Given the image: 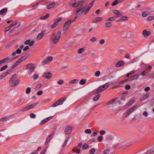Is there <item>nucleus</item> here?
<instances>
[{"instance_id":"obj_1","label":"nucleus","mask_w":154,"mask_h":154,"mask_svg":"<svg viewBox=\"0 0 154 154\" xmlns=\"http://www.w3.org/2000/svg\"><path fill=\"white\" fill-rule=\"evenodd\" d=\"M61 35V32L60 31H58L57 33L55 35L53 33L52 37L50 38V40L52 41L53 44H55L57 43L59 40Z\"/></svg>"},{"instance_id":"obj_2","label":"nucleus","mask_w":154,"mask_h":154,"mask_svg":"<svg viewBox=\"0 0 154 154\" xmlns=\"http://www.w3.org/2000/svg\"><path fill=\"white\" fill-rule=\"evenodd\" d=\"M26 67L27 69H29L28 71V74L30 75H31L34 70L35 69V65L32 63L27 64L26 65Z\"/></svg>"},{"instance_id":"obj_3","label":"nucleus","mask_w":154,"mask_h":154,"mask_svg":"<svg viewBox=\"0 0 154 154\" xmlns=\"http://www.w3.org/2000/svg\"><path fill=\"white\" fill-rule=\"evenodd\" d=\"M87 7V5H85L84 7L81 9H79L78 10H76V15L75 17V19L81 16V15L84 12Z\"/></svg>"},{"instance_id":"obj_4","label":"nucleus","mask_w":154,"mask_h":154,"mask_svg":"<svg viewBox=\"0 0 154 154\" xmlns=\"http://www.w3.org/2000/svg\"><path fill=\"white\" fill-rule=\"evenodd\" d=\"M66 100L65 98H62L58 100L57 101L55 102L52 105L53 107H56L57 106L62 104Z\"/></svg>"},{"instance_id":"obj_5","label":"nucleus","mask_w":154,"mask_h":154,"mask_svg":"<svg viewBox=\"0 0 154 154\" xmlns=\"http://www.w3.org/2000/svg\"><path fill=\"white\" fill-rule=\"evenodd\" d=\"M72 21V20L69 19L65 22L63 26V29L64 31H66L68 30L71 26Z\"/></svg>"},{"instance_id":"obj_6","label":"nucleus","mask_w":154,"mask_h":154,"mask_svg":"<svg viewBox=\"0 0 154 154\" xmlns=\"http://www.w3.org/2000/svg\"><path fill=\"white\" fill-rule=\"evenodd\" d=\"M136 108V106H133L131 108L127 111L126 114L125 113H123V114L125 115V117H128L130 114L134 112Z\"/></svg>"},{"instance_id":"obj_7","label":"nucleus","mask_w":154,"mask_h":154,"mask_svg":"<svg viewBox=\"0 0 154 154\" xmlns=\"http://www.w3.org/2000/svg\"><path fill=\"white\" fill-rule=\"evenodd\" d=\"M72 129L73 128L72 127L68 126L64 130L65 133L67 134H69L71 133Z\"/></svg>"},{"instance_id":"obj_8","label":"nucleus","mask_w":154,"mask_h":154,"mask_svg":"<svg viewBox=\"0 0 154 154\" xmlns=\"http://www.w3.org/2000/svg\"><path fill=\"white\" fill-rule=\"evenodd\" d=\"M53 59V57H49L44 59L43 61H42L41 63L42 65L47 64L49 62L51 61Z\"/></svg>"},{"instance_id":"obj_9","label":"nucleus","mask_w":154,"mask_h":154,"mask_svg":"<svg viewBox=\"0 0 154 154\" xmlns=\"http://www.w3.org/2000/svg\"><path fill=\"white\" fill-rule=\"evenodd\" d=\"M53 116H51L48 117L45 119L42 120L40 123V125H43L46 122L49 121L52 118Z\"/></svg>"},{"instance_id":"obj_10","label":"nucleus","mask_w":154,"mask_h":154,"mask_svg":"<svg viewBox=\"0 0 154 154\" xmlns=\"http://www.w3.org/2000/svg\"><path fill=\"white\" fill-rule=\"evenodd\" d=\"M94 0H93L91 3L89 5H87V7L86 8V9L85 11V14H87L88 13V12L89 11L93 5L94 3Z\"/></svg>"},{"instance_id":"obj_11","label":"nucleus","mask_w":154,"mask_h":154,"mask_svg":"<svg viewBox=\"0 0 154 154\" xmlns=\"http://www.w3.org/2000/svg\"><path fill=\"white\" fill-rule=\"evenodd\" d=\"M43 77L48 79H50L52 77V74L49 72H45L44 74Z\"/></svg>"},{"instance_id":"obj_12","label":"nucleus","mask_w":154,"mask_h":154,"mask_svg":"<svg viewBox=\"0 0 154 154\" xmlns=\"http://www.w3.org/2000/svg\"><path fill=\"white\" fill-rule=\"evenodd\" d=\"M45 33V32L43 31L41 33L39 34L37 36V39L38 40H40L43 36Z\"/></svg>"},{"instance_id":"obj_13","label":"nucleus","mask_w":154,"mask_h":154,"mask_svg":"<svg viewBox=\"0 0 154 154\" xmlns=\"http://www.w3.org/2000/svg\"><path fill=\"white\" fill-rule=\"evenodd\" d=\"M142 34L144 37H145L146 36L150 35L151 34V32L145 29L143 31Z\"/></svg>"},{"instance_id":"obj_14","label":"nucleus","mask_w":154,"mask_h":154,"mask_svg":"<svg viewBox=\"0 0 154 154\" xmlns=\"http://www.w3.org/2000/svg\"><path fill=\"white\" fill-rule=\"evenodd\" d=\"M8 11V8H3L0 11V15H4Z\"/></svg>"},{"instance_id":"obj_15","label":"nucleus","mask_w":154,"mask_h":154,"mask_svg":"<svg viewBox=\"0 0 154 154\" xmlns=\"http://www.w3.org/2000/svg\"><path fill=\"white\" fill-rule=\"evenodd\" d=\"M102 20V17H97L95 18L92 21L93 23H96L97 22H99L101 21Z\"/></svg>"},{"instance_id":"obj_16","label":"nucleus","mask_w":154,"mask_h":154,"mask_svg":"<svg viewBox=\"0 0 154 154\" xmlns=\"http://www.w3.org/2000/svg\"><path fill=\"white\" fill-rule=\"evenodd\" d=\"M114 11V14L116 15L117 17H120L122 15V14L120 13L118 10H115Z\"/></svg>"},{"instance_id":"obj_17","label":"nucleus","mask_w":154,"mask_h":154,"mask_svg":"<svg viewBox=\"0 0 154 154\" xmlns=\"http://www.w3.org/2000/svg\"><path fill=\"white\" fill-rule=\"evenodd\" d=\"M17 57V56L16 57H14L12 58H9V57H7L5 58L6 63H8L12 61L14 59L16 58Z\"/></svg>"},{"instance_id":"obj_18","label":"nucleus","mask_w":154,"mask_h":154,"mask_svg":"<svg viewBox=\"0 0 154 154\" xmlns=\"http://www.w3.org/2000/svg\"><path fill=\"white\" fill-rule=\"evenodd\" d=\"M55 3L54 2L49 4L47 6V8L48 9H50L54 7L55 6Z\"/></svg>"},{"instance_id":"obj_19","label":"nucleus","mask_w":154,"mask_h":154,"mask_svg":"<svg viewBox=\"0 0 154 154\" xmlns=\"http://www.w3.org/2000/svg\"><path fill=\"white\" fill-rule=\"evenodd\" d=\"M123 62L122 61H120L116 63L115 64V66L116 67H120L123 65Z\"/></svg>"},{"instance_id":"obj_20","label":"nucleus","mask_w":154,"mask_h":154,"mask_svg":"<svg viewBox=\"0 0 154 154\" xmlns=\"http://www.w3.org/2000/svg\"><path fill=\"white\" fill-rule=\"evenodd\" d=\"M19 83V80H16L15 81L13 82V83H11V86L13 87H14L17 85Z\"/></svg>"},{"instance_id":"obj_21","label":"nucleus","mask_w":154,"mask_h":154,"mask_svg":"<svg viewBox=\"0 0 154 154\" xmlns=\"http://www.w3.org/2000/svg\"><path fill=\"white\" fill-rule=\"evenodd\" d=\"M55 134V132H54L52 134H51L49 137L47 138V140H48V141H50V140L52 139L54 135Z\"/></svg>"},{"instance_id":"obj_22","label":"nucleus","mask_w":154,"mask_h":154,"mask_svg":"<svg viewBox=\"0 0 154 154\" xmlns=\"http://www.w3.org/2000/svg\"><path fill=\"white\" fill-rule=\"evenodd\" d=\"M139 74H137L131 76L130 78H131L132 80L136 79L139 77Z\"/></svg>"},{"instance_id":"obj_23","label":"nucleus","mask_w":154,"mask_h":154,"mask_svg":"<svg viewBox=\"0 0 154 154\" xmlns=\"http://www.w3.org/2000/svg\"><path fill=\"white\" fill-rule=\"evenodd\" d=\"M16 76L15 75H12L11 79L9 80V82L11 83H13V82L14 81L15 79Z\"/></svg>"},{"instance_id":"obj_24","label":"nucleus","mask_w":154,"mask_h":154,"mask_svg":"<svg viewBox=\"0 0 154 154\" xmlns=\"http://www.w3.org/2000/svg\"><path fill=\"white\" fill-rule=\"evenodd\" d=\"M109 84L108 83H106L105 84L103 85L102 86H101L102 88H103V89L105 90L109 86Z\"/></svg>"},{"instance_id":"obj_25","label":"nucleus","mask_w":154,"mask_h":154,"mask_svg":"<svg viewBox=\"0 0 154 154\" xmlns=\"http://www.w3.org/2000/svg\"><path fill=\"white\" fill-rule=\"evenodd\" d=\"M104 90V89H103L100 86L99 88H98L96 90V93L97 94L98 93Z\"/></svg>"},{"instance_id":"obj_26","label":"nucleus","mask_w":154,"mask_h":154,"mask_svg":"<svg viewBox=\"0 0 154 154\" xmlns=\"http://www.w3.org/2000/svg\"><path fill=\"white\" fill-rule=\"evenodd\" d=\"M100 94H97V96L94 97L93 99V100L94 101H97L100 98Z\"/></svg>"},{"instance_id":"obj_27","label":"nucleus","mask_w":154,"mask_h":154,"mask_svg":"<svg viewBox=\"0 0 154 154\" xmlns=\"http://www.w3.org/2000/svg\"><path fill=\"white\" fill-rule=\"evenodd\" d=\"M105 25L106 27L108 28L111 27L112 26V24L111 22H108L105 23Z\"/></svg>"},{"instance_id":"obj_28","label":"nucleus","mask_w":154,"mask_h":154,"mask_svg":"<svg viewBox=\"0 0 154 154\" xmlns=\"http://www.w3.org/2000/svg\"><path fill=\"white\" fill-rule=\"evenodd\" d=\"M9 73L8 71H7L1 75L0 76V79H2L3 77L6 76Z\"/></svg>"},{"instance_id":"obj_29","label":"nucleus","mask_w":154,"mask_h":154,"mask_svg":"<svg viewBox=\"0 0 154 154\" xmlns=\"http://www.w3.org/2000/svg\"><path fill=\"white\" fill-rule=\"evenodd\" d=\"M49 16L48 14H47L45 16L40 17V19L42 20H45L48 18Z\"/></svg>"},{"instance_id":"obj_30","label":"nucleus","mask_w":154,"mask_h":154,"mask_svg":"<svg viewBox=\"0 0 154 154\" xmlns=\"http://www.w3.org/2000/svg\"><path fill=\"white\" fill-rule=\"evenodd\" d=\"M89 147L88 144L85 143V144L82 147V149H87Z\"/></svg>"},{"instance_id":"obj_31","label":"nucleus","mask_w":154,"mask_h":154,"mask_svg":"<svg viewBox=\"0 0 154 154\" xmlns=\"http://www.w3.org/2000/svg\"><path fill=\"white\" fill-rule=\"evenodd\" d=\"M72 151L74 152H76L77 154L80 153V149H76L75 148H74L72 149Z\"/></svg>"},{"instance_id":"obj_32","label":"nucleus","mask_w":154,"mask_h":154,"mask_svg":"<svg viewBox=\"0 0 154 154\" xmlns=\"http://www.w3.org/2000/svg\"><path fill=\"white\" fill-rule=\"evenodd\" d=\"M95 150L94 148L91 149L89 151V154H94Z\"/></svg>"},{"instance_id":"obj_33","label":"nucleus","mask_w":154,"mask_h":154,"mask_svg":"<svg viewBox=\"0 0 154 154\" xmlns=\"http://www.w3.org/2000/svg\"><path fill=\"white\" fill-rule=\"evenodd\" d=\"M117 99V98H114V99H112V100H110L109 101L108 103L107 104L110 105V104H112L113 102H114Z\"/></svg>"},{"instance_id":"obj_34","label":"nucleus","mask_w":154,"mask_h":154,"mask_svg":"<svg viewBox=\"0 0 154 154\" xmlns=\"http://www.w3.org/2000/svg\"><path fill=\"white\" fill-rule=\"evenodd\" d=\"M154 17L152 16H150L148 17L147 18V20L149 21H152L154 20Z\"/></svg>"},{"instance_id":"obj_35","label":"nucleus","mask_w":154,"mask_h":154,"mask_svg":"<svg viewBox=\"0 0 154 154\" xmlns=\"http://www.w3.org/2000/svg\"><path fill=\"white\" fill-rule=\"evenodd\" d=\"M86 83V82L84 79H81L80 82V84L81 85H83L85 84Z\"/></svg>"},{"instance_id":"obj_36","label":"nucleus","mask_w":154,"mask_h":154,"mask_svg":"<svg viewBox=\"0 0 154 154\" xmlns=\"http://www.w3.org/2000/svg\"><path fill=\"white\" fill-rule=\"evenodd\" d=\"M134 103V101L133 100H131L130 101H128L127 103L128 105V106H131Z\"/></svg>"},{"instance_id":"obj_37","label":"nucleus","mask_w":154,"mask_h":154,"mask_svg":"<svg viewBox=\"0 0 154 154\" xmlns=\"http://www.w3.org/2000/svg\"><path fill=\"white\" fill-rule=\"evenodd\" d=\"M115 18V16H113V17H109L107 19L106 21H112L113 20H114V19Z\"/></svg>"},{"instance_id":"obj_38","label":"nucleus","mask_w":154,"mask_h":154,"mask_svg":"<svg viewBox=\"0 0 154 154\" xmlns=\"http://www.w3.org/2000/svg\"><path fill=\"white\" fill-rule=\"evenodd\" d=\"M9 119L6 117H4L0 119V122H4L8 120Z\"/></svg>"},{"instance_id":"obj_39","label":"nucleus","mask_w":154,"mask_h":154,"mask_svg":"<svg viewBox=\"0 0 154 154\" xmlns=\"http://www.w3.org/2000/svg\"><path fill=\"white\" fill-rule=\"evenodd\" d=\"M29 108L28 107V106H26V107H24V108L22 109H21V112H25L26 111L28 110H29Z\"/></svg>"},{"instance_id":"obj_40","label":"nucleus","mask_w":154,"mask_h":154,"mask_svg":"<svg viewBox=\"0 0 154 154\" xmlns=\"http://www.w3.org/2000/svg\"><path fill=\"white\" fill-rule=\"evenodd\" d=\"M148 12H143L142 14V16L143 17H146L147 15H148Z\"/></svg>"},{"instance_id":"obj_41","label":"nucleus","mask_w":154,"mask_h":154,"mask_svg":"<svg viewBox=\"0 0 154 154\" xmlns=\"http://www.w3.org/2000/svg\"><path fill=\"white\" fill-rule=\"evenodd\" d=\"M85 51L84 48H81L79 49L78 50V53L79 54H81L83 52Z\"/></svg>"},{"instance_id":"obj_42","label":"nucleus","mask_w":154,"mask_h":154,"mask_svg":"<svg viewBox=\"0 0 154 154\" xmlns=\"http://www.w3.org/2000/svg\"><path fill=\"white\" fill-rule=\"evenodd\" d=\"M58 23L56 22L55 21H54V23L51 26V28H53L56 27Z\"/></svg>"},{"instance_id":"obj_43","label":"nucleus","mask_w":154,"mask_h":154,"mask_svg":"<svg viewBox=\"0 0 154 154\" xmlns=\"http://www.w3.org/2000/svg\"><path fill=\"white\" fill-rule=\"evenodd\" d=\"M20 25V23H17V22H16L14 24L15 28H17Z\"/></svg>"},{"instance_id":"obj_44","label":"nucleus","mask_w":154,"mask_h":154,"mask_svg":"<svg viewBox=\"0 0 154 154\" xmlns=\"http://www.w3.org/2000/svg\"><path fill=\"white\" fill-rule=\"evenodd\" d=\"M85 132L86 134H90L91 133V131L90 129H87L85 130Z\"/></svg>"},{"instance_id":"obj_45","label":"nucleus","mask_w":154,"mask_h":154,"mask_svg":"<svg viewBox=\"0 0 154 154\" xmlns=\"http://www.w3.org/2000/svg\"><path fill=\"white\" fill-rule=\"evenodd\" d=\"M78 80V79H73L70 82V83L72 84H75L77 82Z\"/></svg>"},{"instance_id":"obj_46","label":"nucleus","mask_w":154,"mask_h":154,"mask_svg":"<svg viewBox=\"0 0 154 154\" xmlns=\"http://www.w3.org/2000/svg\"><path fill=\"white\" fill-rule=\"evenodd\" d=\"M8 66L7 65H5L3 66L1 68L0 70L1 71H2L5 69L6 68L8 67Z\"/></svg>"},{"instance_id":"obj_47","label":"nucleus","mask_w":154,"mask_h":154,"mask_svg":"<svg viewBox=\"0 0 154 154\" xmlns=\"http://www.w3.org/2000/svg\"><path fill=\"white\" fill-rule=\"evenodd\" d=\"M31 89L30 87H28L26 90V93L27 94H29L31 91Z\"/></svg>"},{"instance_id":"obj_48","label":"nucleus","mask_w":154,"mask_h":154,"mask_svg":"<svg viewBox=\"0 0 154 154\" xmlns=\"http://www.w3.org/2000/svg\"><path fill=\"white\" fill-rule=\"evenodd\" d=\"M146 74V72L145 70L143 71L140 73V75L143 76H145Z\"/></svg>"},{"instance_id":"obj_49","label":"nucleus","mask_w":154,"mask_h":154,"mask_svg":"<svg viewBox=\"0 0 154 154\" xmlns=\"http://www.w3.org/2000/svg\"><path fill=\"white\" fill-rule=\"evenodd\" d=\"M38 75L35 74L33 76V79L34 80H36L38 78Z\"/></svg>"},{"instance_id":"obj_50","label":"nucleus","mask_w":154,"mask_h":154,"mask_svg":"<svg viewBox=\"0 0 154 154\" xmlns=\"http://www.w3.org/2000/svg\"><path fill=\"white\" fill-rule=\"evenodd\" d=\"M118 3H119L118 2V1L117 0H116L112 3V6H114L116 5Z\"/></svg>"},{"instance_id":"obj_51","label":"nucleus","mask_w":154,"mask_h":154,"mask_svg":"<svg viewBox=\"0 0 154 154\" xmlns=\"http://www.w3.org/2000/svg\"><path fill=\"white\" fill-rule=\"evenodd\" d=\"M103 138V137L102 136H100L98 137L97 140L99 142H101L102 141Z\"/></svg>"},{"instance_id":"obj_52","label":"nucleus","mask_w":154,"mask_h":154,"mask_svg":"<svg viewBox=\"0 0 154 154\" xmlns=\"http://www.w3.org/2000/svg\"><path fill=\"white\" fill-rule=\"evenodd\" d=\"M149 96V94H144L143 95V100L146 99Z\"/></svg>"},{"instance_id":"obj_53","label":"nucleus","mask_w":154,"mask_h":154,"mask_svg":"<svg viewBox=\"0 0 154 154\" xmlns=\"http://www.w3.org/2000/svg\"><path fill=\"white\" fill-rule=\"evenodd\" d=\"M100 72L99 71H97L95 73V75L96 76H98L100 75Z\"/></svg>"},{"instance_id":"obj_54","label":"nucleus","mask_w":154,"mask_h":154,"mask_svg":"<svg viewBox=\"0 0 154 154\" xmlns=\"http://www.w3.org/2000/svg\"><path fill=\"white\" fill-rule=\"evenodd\" d=\"M68 140H69L68 138H66V139L65 140L63 145V146H65L66 145L67 143V142L68 141Z\"/></svg>"},{"instance_id":"obj_55","label":"nucleus","mask_w":154,"mask_h":154,"mask_svg":"<svg viewBox=\"0 0 154 154\" xmlns=\"http://www.w3.org/2000/svg\"><path fill=\"white\" fill-rule=\"evenodd\" d=\"M130 79V78H128V79H126L124 80H123L121 82H119V84H122V83H125L126 82H127V81H129V79Z\"/></svg>"},{"instance_id":"obj_56","label":"nucleus","mask_w":154,"mask_h":154,"mask_svg":"<svg viewBox=\"0 0 154 154\" xmlns=\"http://www.w3.org/2000/svg\"><path fill=\"white\" fill-rule=\"evenodd\" d=\"M35 43V42L34 41H30L29 44V45L30 46H32L34 45Z\"/></svg>"},{"instance_id":"obj_57","label":"nucleus","mask_w":154,"mask_h":154,"mask_svg":"<svg viewBox=\"0 0 154 154\" xmlns=\"http://www.w3.org/2000/svg\"><path fill=\"white\" fill-rule=\"evenodd\" d=\"M30 116L31 118H34L36 117V115L33 113H31L30 115Z\"/></svg>"},{"instance_id":"obj_58","label":"nucleus","mask_w":154,"mask_h":154,"mask_svg":"<svg viewBox=\"0 0 154 154\" xmlns=\"http://www.w3.org/2000/svg\"><path fill=\"white\" fill-rule=\"evenodd\" d=\"M57 83L59 85H61L63 84L64 81L62 80H60Z\"/></svg>"},{"instance_id":"obj_59","label":"nucleus","mask_w":154,"mask_h":154,"mask_svg":"<svg viewBox=\"0 0 154 154\" xmlns=\"http://www.w3.org/2000/svg\"><path fill=\"white\" fill-rule=\"evenodd\" d=\"M17 54H20L21 52V50L20 48H18L15 51Z\"/></svg>"},{"instance_id":"obj_60","label":"nucleus","mask_w":154,"mask_h":154,"mask_svg":"<svg viewBox=\"0 0 154 154\" xmlns=\"http://www.w3.org/2000/svg\"><path fill=\"white\" fill-rule=\"evenodd\" d=\"M106 133V131L103 130H101L100 132V134L101 135H103L105 134Z\"/></svg>"},{"instance_id":"obj_61","label":"nucleus","mask_w":154,"mask_h":154,"mask_svg":"<svg viewBox=\"0 0 154 154\" xmlns=\"http://www.w3.org/2000/svg\"><path fill=\"white\" fill-rule=\"evenodd\" d=\"M25 59H26L23 56V57H21L20 58L18 59V60H19L20 61V62L21 63V61H22L24 60Z\"/></svg>"},{"instance_id":"obj_62","label":"nucleus","mask_w":154,"mask_h":154,"mask_svg":"<svg viewBox=\"0 0 154 154\" xmlns=\"http://www.w3.org/2000/svg\"><path fill=\"white\" fill-rule=\"evenodd\" d=\"M41 84H38L37 85L36 87L35 88V89L37 90L38 89L41 88Z\"/></svg>"},{"instance_id":"obj_63","label":"nucleus","mask_w":154,"mask_h":154,"mask_svg":"<svg viewBox=\"0 0 154 154\" xmlns=\"http://www.w3.org/2000/svg\"><path fill=\"white\" fill-rule=\"evenodd\" d=\"M130 88L131 87L128 84L126 85L125 87V88L126 90H129Z\"/></svg>"},{"instance_id":"obj_64","label":"nucleus","mask_w":154,"mask_h":154,"mask_svg":"<svg viewBox=\"0 0 154 154\" xmlns=\"http://www.w3.org/2000/svg\"><path fill=\"white\" fill-rule=\"evenodd\" d=\"M20 63V61L17 60L16 62H15L14 64L16 66L18 65Z\"/></svg>"}]
</instances>
